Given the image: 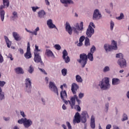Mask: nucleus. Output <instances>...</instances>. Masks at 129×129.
<instances>
[{"instance_id":"nucleus-37","label":"nucleus","mask_w":129,"mask_h":129,"mask_svg":"<svg viewBox=\"0 0 129 129\" xmlns=\"http://www.w3.org/2000/svg\"><path fill=\"white\" fill-rule=\"evenodd\" d=\"M122 121H124L125 120H127V115L125 113L123 114V118L121 119Z\"/></svg>"},{"instance_id":"nucleus-49","label":"nucleus","mask_w":129,"mask_h":129,"mask_svg":"<svg viewBox=\"0 0 129 129\" xmlns=\"http://www.w3.org/2000/svg\"><path fill=\"white\" fill-rule=\"evenodd\" d=\"M75 108L78 110V111H81V108H80V106L79 105H76Z\"/></svg>"},{"instance_id":"nucleus-16","label":"nucleus","mask_w":129,"mask_h":129,"mask_svg":"<svg viewBox=\"0 0 129 129\" xmlns=\"http://www.w3.org/2000/svg\"><path fill=\"white\" fill-rule=\"evenodd\" d=\"M47 25L49 29H57L56 26L53 24V21L51 19H49L47 21Z\"/></svg>"},{"instance_id":"nucleus-56","label":"nucleus","mask_w":129,"mask_h":129,"mask_svg":"<svg viewBox=\"0 0 129 129\" xmlns=\"http://www.w3.org/2000/svg\"><path fill=\"white\" fill-rule=\"evenodd\" d=\"M84 96V94L82 93H80L79 94V97L80 99H81L82 98V97H83Z\"/></svg>"},{"instance_id":"nucleus-15","label":"nucleus","mask_w":129,"mask_h":129,"mask_svg":"<svg viewBox=\"0 0 129 129\" xmlns=\"http://www.w3.org/2000/svg\"><path fill=\"white\" fill-rule=\"evenodd\" d=\"M32 124H33V121H32L31 119H28L25 118V121L24 122V125L25 127H26V128H28L30 127V126L32 125Z\"/></svg>"},{"instance_id":"nucleus-3","label":"nucleus","mask_w":129,"mask_h":129,"mask_svg":"<svg viewBox=\"0 0 129 129\" xmlns=\"http://www.w3.org/2000/svg\"><path fill=\"white\" fill-rule=\"evenodd\" d=\"M116 58H119L118 60V64L121 68L126 67V61L123 58V55L122 53H118L116 55Z\"/></svg>"},{"instance_id":"nucleus-40","label":"nucleus","mask_w":129,"mask_h":129,"mask_svg":"<svg viewBox=\"0 0 129 129\" xmlns=\"http://www.w3.org/2000/svg\"><path fill=\"white\" fill-rule=\"evenodd\" d=\"M31 52V47H30V42L27 43V48L26 52Z\"/></svg>"},{"instance_id":"nucleus-51","label":"nucleus","mask_w":129,"mask_h":129,"mask_svg":"<svg viewBox=\"0 0 129 129\" xmlns=\"http://www.w3.org/2000/svg\"><path fill=\"white\" fill-rule=\"evenodd\" d=\"M5 84H6V82L0 81V86L1 87H3V86H5Z\"/></svg>"},{"instance_id":"nucleus-18","label":"nucleus","mask_w":129,"mask_h":129,"mask_svg":"<svg viewBox=\"0 0 129 129\" xmlns=\"http://www.w3.org/2000/svg\"><path fill=\"white\" fill-rule=\"evenodd\" d=\"M90 126L92 128H95V117L93 115L91 118Z\"/></svg>"},{"instance_id":"nucleus-64","label":"nucleus","mask_w":129,"mask_h":129,"mask_svg":"<svg viewBox=\"0 0 129 129\" xmlns=\"http://www.w3.org/2000/svg\"><path fill=\"white\" fill-rule=\"evenodd\" d=\"M126 97L129 99V91L126 93Z\"/></svg>"},{"instance_id":"nucleus-24","label":"nucleus","mask_w":129,"mask_h":129,"mask_svg":"<svg viewBox=\"0 0 129 129\" xmlns=\"http://www.w3.org/2000/svg\"><path fill=\"white\" fill-rule=\"evenodd\" d=\"M4 38H5V40L6 42L7 47L8 48H10L11 46H12V41H10V40L9 39V38L7 37V36H4Z\"/></svg>"},{"instance_id":"nucleus-44","label":"nucleus","mask_w":129,"mask_h":129,"mask_svg":"<svg viewBox=\"0 0 129 129\" xmlns=\"http://www.w3.org/2000/svg\"><path fill=\"white\" fill-rule=\"evenodd\" d=\"M35 49L34 50V53H38V52H40V51H41V50L39 49V46H37V45H35Z\"/></svg>"},{"instance_id":"nucleus-4","label":"nucleus","mask_w":129,"mask_h":129,"mask_svg":"<svg viewBox=\"0 0 129 129\" xmlns=\"http://www.w3.org/2000/svg\"><path fill=\"white\" fill-rule=\"evenodd\" d=\"M112 45H108L107 44H105L104 45V48L106 52H109L112 50H117V43L114 40H112Z\"/></svg>"},{"instance_id":"nucleus-63","label":"nucleus","mask_w":129,"mask_h":129,"mask_svg":"<svg viewBox=\"0 0 129 129\" xmlns=\"http://www.w3.org/2000/svg\"><path fill=\"white\" fill-rule=\"evenodd\" d=\"M62 108L64 110H65L66 109H67V107H66V106H65V104H63V105L62 106Z\"/></svg>"},{"instance_id":"nucleus-50","label":"nucleus","mask_w":129,"mask_h":129,"mask_svg":"<svg viewBox=\"0 0 129 129\" xmlns=\"http://www.w3.org/2000/svg\"><path fill=\"white\" fill-rule=\"evenodd\" d=\"M85 39V37L84 36H82L80 38L79 42H83L84 40Z\"/></svg>"},{"instance_id":"nucleus-43","label":"nucleus","mask_w":129,"mask_h":129,"mask_svg":"<svg viewBox=\"0 0 129 129\" xmlns=\"http://www.w3.org/2000/svg\"><path fill=\"white\" fill-rule=\"evenodd\" d=\"M54 48L56 49V50H61V46H60L59 44H55L54 45Z\"/></svg>"},{"instance_id":"nucleus-41","label":"nucleus","mask_w":129,"mask_h":129,"mask_svg":"<svg viewBox=\"0 0 129 129\" xmlns=\"http://www.w3.org/2000/svg\"><path fill=\"white\" fill-rule=\"evenodd\" d=\"M113 27H114V22L113 21H111L110 22V30L112 31L113 30Z\"/></svg>"},{"instance_id":"nucleus-61","label":"nucleus","mask_w":129,"mask_h":129,"mask_svg":"<svg viewBox=\"0 0 129 129\" xmlns=\"http://www.w3.org/2000/svg\"><path fill=\"white\" fill-rule=\"evenodd\" d=\"M82 45H83L82 42L79 41V43H78L77 46H78L79 47H81V46H82Z\"/></svg>"},{"instance_id":"nucleus-30","label":"nucleus","mask_w":129,"mask_h":129,"mask_svg":"<svg viewBox=\"0 0 129 129\" xmlns=\"http://www.w3.org/2000/svg\"><path fill=\"white\" fill-rule=\"evenodd\" d=\"M87 58L90 61H93V53L89 52L87 55Z\"/></svg>"},{"instance_id":"nucleus-33","label":"nucleus","mask_w":129,"mask_h":129,"mask_svg":"<svg viewBox=\"0 0 129 129\" xmlns=\"http://www.w3.org/2000/svg\"><path fill=\"white\" fill-rule=\"evenodd\" d=\"M82 115L83 117H89V116H88V113H87V111H84L82 113Z\"/></svg>"},{"instance_id":"nucleus-36","label":"nucleus","mask_w":129,"mask_h":129,"mask_svg":"<svg viewBox=\"0 0 129 129\" xmlns=\"http://www.w3.org/2000/svg\"><path fill=\"white\" fill-rule=\"evenodd\" d=\"M61 74L63 75V76H66L67 75V69H63L61 70Z\"/></svg>"},{"instance_id":"nucleus-11","label":"nucleus","mask_w":129,"mask_h":129,"mask_svg":"<svg viewBox=\"0 0 129 129\" xmlns=\"http://www.w3.org/2000/svg\"><path fill=\"white\" fill-rule=\"evenodd\" d=\"M81 121V116H80V114L77 112L75 115V118L73 120V123L74 124H75V123H80Z\"/></svg>"},{"instance_id":"nucleus-55","label":"nucleus","mask_w":129,"mask_h":129,"mask_svg":"<svg viewBox=\"0 0 129 129\" xmlns=\"http://www.w3.org/2000/svg\"><path fill=\"white\" fill-rule=\"evenodd\" d=\"M14 18H18V13L17 12H14L13 13Z\"/></svg>"},{"instance_id":"nucleus-10","label":"nucleus","mask_w":129,"mask_h":129,"mask_svg":"<svg viewBox=\"0 0 129 129\" xmlns=\"http://www.w3.org/2000/svg\"><path fill=\"white\" fill-rule=\"evenodd\" d=\"M101 17V14H100L98 9H96L93 14V20H99Z\"/></svg>"},{"instance_id":"nucleus-58","label":"nucleus","mask_w":129,"mask_h":129,"mask_svg":"<svg viewBox=\"0 0 129 129\" xmlns=\"http://www.w3.org/2000/svg\"><path fill=\"white\" fill-rule=\"evenodd\" d=\"M19 51H20V54H21L22 55H23V54H24V49H23L20 48L19 49Z\"/></svg>"},{"instance_id":"nucleus-6","label":"nucleus","mask_w":129,"mask_h":129,"mask_svg":"<svg viewBox=\"0 0 129 129\" xmlns=\"http://www.w3.org/2000/svg\"><path fill=\"white\" fill-rule=\"evenodd\" d=\"M76 101L78 102V104H79V105L80 104V103H81V101L79 99L77 95H75L73 97L71 98V101H69L72 109L74 108V106H75V102Z\"/></svg>"},{"instance_id":"nucleus-1","label":"nucleus","mask_w":129,"mask_h":129,"mask_svg":"<svg viewBox=\"0 0 129 129\" xmlns=\"http://www.w3.org/2000/svg\"><path fill=\"white\" fill-rule=\"evenodd\" d=\"M75 27H73L72 29V28L70 26L69 23L66 22V30L67 32H68V33H69L70 35H72L73 31L75 33L78 34V31H77V30L79 31H82V30H83V22H81L80 26L78 23H76L75 25Z\"/></svg>"},{"instance_id":"nucleus-35","label":"nucleus","mask_w":129,"mask_h":129,"mask_svg":"<svg viewBox=\"0 0 129 129\" xmlns=\"http://www.w3.org/2000/svg\"><path fill=\"white\" fill-rule=\"evenodd\" d=\"M25 120H26V118H21V119L18 120V123H20V124H22L23 123V124H25Z\"/></svg>"},{"instance_id":"nucleus-27","label":"nucleus","mask_w":129,"mask_h":129,"mask_svg":"<svg viewBox=\"0 0 129 129\" xmlns=\"http://www.w3.org/2000/svg\"><path fill=\"white\" fill-rule=\"evenodd\" d=\"M45 54L46 55H47L48 57H52L54 56V54H53V52L50 50V49H46Z\"/></svg>"},{"instance_id":"nucleus-47","label":"nucleus","mask_w":129,"mask_h":129,"mask_svg":"<svg viewBox=\"0 0 129 129\" xmlns=\"http://www.w3.org/2000/svg\"><path fill=\"white\" fill-rule=\"evenodd\" d=\"M3 62H4V56H3L0 51V63H3Z\"/></svg>"},{"instance_id":"nucleus-53","label":"nucleus","mask_w":129,"mask_h":129,"mask_svg":"<svg viewBox=\"0 0 129 129\" xmlns=\"http://www.w3.org/2000/svg\"><path fill=\"white\" fill-rule=\"evenodd\" d=\"M32 9L33 12H35L37 11V10H38V9H39V8L38 7H32Z\"/></svg>"},{"instance_id":"nucleus-7","label":"nucleus","mask_w":129,"mask_h":129,"mask_svg":"<svg viewBox=\"0 0 129 129\" xmlns=\"http://www.w3.org/2000/svg\"><path fill=\"white\" fill-rule=\"evenodd\" d=\"M100 86L102 89H107L109 88L110 85H109V79L108 78H105L104 82L102 81Z\"/></svg>"},{"instance_id":"nucleus-46","label":"nucleus","mask_w":129,"mask_h":129,"mask_svg":"<svg viewBox=\"0 0 129 129\" xmlns=\"http://www.w3.org/2000/svg\"><path fill=\"white\" fill-rule=\"evenodd\" d=\"M66 124L68 127V129H72V126H71V124H70V122L67 121Z\"/></svg>"},{"instance_id":"nucleus-2","label":"nucleus","mask_w":129,"mask_h":129,"mask_svg":"<svg viewBox=\"0 0 129 129\" xmlns=\"http://www.w3.org/2000/svg\"><path fill=\"white\" fill-rule=\"evenodd\" d=\"M77 61L79 63H80L82 68H84L85 65L87 64V61H88L87 54L85 53L81 54L80 55V59H78Z\"/></svg>"},{"instance_id":"nucleus-59","label":"nucleus","mask_w":129,"mask_h":129,"mask_svg":"<svg viewBox=\"0 0 129 129\" xmlns=\"http://www.w3.org/2000/svg\"><path fill=\"white\" fill-rule=\"evenodd\" d=\"M45 5L46 6H50V2H49V1L48 0H45Z\"/></svg>"},{"instance_id":"nucleus-29","label":"nucleus","mask_w":129,"mask_h":129,"mask_svg":"<svg viewBox=\"0 0 129 129\" xmlns=\"http://www.w3.org/2000/svg\"><path fill=\"white\" fill-rule=\"evenodd\" d=\"M76 81H77L79 83H81L83 81V80H82V78H81V77L80 75H77L76 76Z\"/></svg>"},{"instance_id":"nucleus-22","label":"nucleus","mask_w":129,"mask_h":129,"mask_svg":"<svg viewBox=\"0 0 129 129\" xmlns=\"http://www.w3.org/2000/svg\"><path fill=\"white\" fill-rule=\"evenodd\" d=\"M38 15L39 18L42 19V18H45V16H46V12H45L44 10H41L38 12Z\"/></svg>"},{"instance_id":"nucleus-34","label":"nucleus","mask_w":129,"mask_h":129,"mask_svg":"<svg viewBox=\"0 0 129 129\" xmlns=\"http://www.w3.org/2000/svg\"><path fill=\"white\" fill-rule=\"evenodd\" d=\"M85 46H90V45L89 38H88L87 37L86 38L85 41Z\"/></svg>"},{"instance_id":"nucleus-25","label":"nucleus","mask_w":129,"mask_h":129,"mask_svg":"<svg viewBox=\"0 0 129 129\" xmlns=\"http://www.w3.org/2000/svg\"><path fill=\"white\" fill-rule=\"evenodd\" d=\"M13 36L16 41H20L21 39V37H20V35L17 32H13Z\"/></svg>"},{"instance_id":"nucleus-17","label":"nucleus","mask_w":129,"mask_h":129,"mask_svg":"<svg viewBox=\"0 0 129 129\" xmlns=\"http://www.w3.org/2000/svg\"><path fill=\"white\" fill-rule=\"evenodd\" d=\"M25 85L26 88H29V89H31V88H32V82H31L30 79L27 78L25 80Z\"/></svg>"},{"instance_id":"nucleus-13","label":"nucleus","mask_w":129,"mask_h":129,"mask_svg":"<svg viewBox=\"0 0 129 129\" xmlns=\"http://www.w3.org/2000/svg\"><path fill=\"white\" fill-rule=\"evenodd\" d=\"M5 5H2L0 7V16L2 22H4V20H5V10H3V9H5Z\"/></svg>"},{"instance_id":"nucleus-12","label":"nucleus","mask_w":129,"mask_h":129,"mask_svg":"<svg viewBox=\"0 0 129 129\" xmlns=\"http://www.w3.org/2000/svg\"><path fill=\"white\" fill-rule=\"evenodd\" d=\"M68 52H67V50L66 49H64L63 52H62V58L63 60H64L66 63H68L70 62V58L69 56L67 57L66 56H68Z\"/></svg>"},{"instance_id":"nucleus-8","label":"nucleus","mask_w":129,"mask_h":129,"mask_svg":"<svg viewBox=\"0 0 129 129\" xmlns=\"http://www.w3.org/2000/svg\"><path fill=\"white\" fill-rule=\"evenodd\" d=\"M34 61L35 63H40L41 66H44V63L42 61V58L39 52H34Z\"/></svg>"},{"instance_id":"nucleus-23","label":"nucleus","mask_w":129,"mask_h":129,"mask_svg":"<svg viewBox=\"0 0 129 129\" xmlns=\"http://www.w3.org/2000/svg\"><path fill=\"white\" fill-rule=\"evenodd\" d=\"M120 83V80L117 78H113L112 80V84L113 85H117Z\"/></svg>"},{"instance_id":"nucleus-28","label":"nucleus","mask_w":129,"mask_h":129,"mask_svg":"<svg viewBox=\"0 0 129 129\" xmlns=\"http://www.w3.org/2000/svg\"><path fill=\"white\" fill-rule=\"evenodd\" d=\"M24 57L26 59H31L32 58V53L31 52H26L24 54Z\"/></svg>"},{"instance_id":"nucleus-45","label":"nucleus","mask_w":129,"mask_h":129,"mask_svg":"<svg viewBox=\"0 0 129 129\" xmlns=\"http://www.w3.org/2000/svg\"><path fill=\"white\" fill-rule=\"evenodd\" d=\"M123 17H124L123 14L122 13H121L120 14V16L116 17V19L117 20H122V19H123Z\"/></svg>"},{"instance_id":"nucleus-14","label":"nucleus","mask_w":129,"mask_h":129,"mask_svg":"<svg viewBox=\"0 0 129 129\" xmlns=\"http://www.w3.org/2000/svg\"><path fill=\"white\" fill-rule=\"evenodd\" d=\"M78 88H79V86H78V85H77V84L75 83L72 84L71 90L73 94H76V91H77Z\"/></svg>"},{"instance_id":"nucleus-42","label":"nucleus","mask_w":129,"mask_h":129,"mask_svg":"<svg viewBox=\"0 0 129 129\" xmlns=\"http://www.w3.org/2000/svg\"><path fill=\"white\" fill-rule=\"evenodd\" d=\"M81 120L82 123H85L87 120L86 119V117H82Z\"/></svg>"},{"instance_id":"nucleus-62","label":"nucleus","mask_w":129,"mask_h":129,"mask_svg":"<svg viewBox=\"0 0 129 129\" xmlns=\"http://www.w3.org/2000/svg\"><path fill=\"white\" fill-rule=\"evenodd\" d=\"M111 128V124H108L107 125L106 127V129H110Z\"/></svg>"},{"instance_id":"nucleus-39","label":"nucleus","mask_w":129,"mask_h":129,"mask_svg":"<svg viewBox=\"0 0 129 129\" xmlns=\"http://www.w3.org/2000/svg\"><path fill=\"white\" fill-rule=\"evenodd\" d=\"M95 50H96V48H95V46H94V45H93L90 49V53L93 54V53H94V52H95Z\"/></svg>"},{"instance_id":"nucleus-20","label":"nucleus","mask_w":129,"mask_h":129,"mask_svg":"<svg viewBox=\"0 0 129 129\" xmlns=\"http://www.w3.org/2000/svg\"><path fill=\"white\" fill-rule=\"evenodd\" d=\"M25 30L27 31V32H28V33H30V34H32V35H35V36H37V32L38 31H40V28H39V27H37L35 30L34 31V32L33 31H31L30 30H28V29H27V28L25 29Z\"/></svg>"},{"instance_id":"nucleus-60","label":"nucleus","mask_w":129,"mask_h":129,"mask_svg":"<svg viewBox=\"0 0 129 129\" xmlns=\"http://www.w3.org/2000/svg\"><path fill=\"white\" fill-rule=\"evenodd\" d=\"M20 114L23 116V117H25V112H24V111H21Z\"/></svg>"},{"instance_id":"nucleus-52","label":"nucleus","mask_w":129,"mask_h":129,"mask_svg":"<svg viewBox=\"0 0 129 129\" xmlns=\"http://www.w3.org/2000/svg\"><path fill=\"white\" fill-rule=\"evenodd\" d=\"M39 70H40V71H41V72H42V73H44L45 74V75H47V72H46L45 70L40 69V68H39Z\"/></svg>"},{"instance_id":"nucleus-21","label":"nucleus","mask_w":129,"mask_h":129,"mask_svg":"<svg viewBox=\"0 0 129 129\" xmlns=\"http://www.w3.org/2000/svg\"><path fill=\"white\" fill-rule=\"evenodd\" d=\"M61 4H64V7H67V5L70 4H73V1L72 0H60Z\"/></svg>"},{"instance_id":"nucleus-38","label":"nucleus","mask_w":129,"mask_h":129,"mask_svg":"<svg viewBox=\"0 0 129 129\" xmlns=\"http://www.w3.org/2000/svg\"><path fill=\"white\" fill-rule=\"evenodd\" d=\"M33 72H34V68L33 67V66H30L29 69H28V72H29L30 74L33 73Z\"/></svg>"},{"instance_id":"nucleus-19","label":"nucleus","mask_w":129,"mask_h":129,"mask_svg":"<svg viewBox=\"0 0 129 129\" xmlns=\"http://www.w3.org/2000/svg\"><path fill=\"white\" fill-rule=\"evenodd\" d=\"M61 99L64 100L67 98V93L66 90H61L60 92Z\"/></svg>"},{"instance_id":"nucleus-54","label":"nucleus","mask_w":129,"mask_h":129,"mask_svg":"<svg viewBox=\"0 0 129 129\" xmlns=\"http://www.w3.org/2000/svg\"><path fill=\"white\" fill-rule=\"evenodd\" d=\"M8 58H9L11 60V61H13V60H14V58H13V55L11 53L9 54V55L8 56Z\"/></svg>"},{"instance_id":"nucleus-32","label":"nucleus","mask_w":129,"mask_h":129,"mask_svg":"<svg viewBox=\"0 0 129 129\" xmlns=\"http://www.w3.org/2000/svg\"><path fill=\"white\" fill-rule=\"evenodd\" d=\"M5 98V95L3 93L2 88L0 87V100H3Z\"/></svg>"},{"instance_id":"nucleus-5","label":"nucleus","mask_w":129,"mask_h":129,"mask_svg":"<svg viewBox=\"0 0 129 129\" xmlns=\"http://www.w3.org/2000/svg\"><path fill=\"white\" fill-rule=\"evenodd\" d=\"M92 27L95 28V25L93 23L91 22L88 26L86 32V35H87L88 38H91L92 35L94 34V29H93V28Z\"/></svg>"},{"instance_id":"nucleus-48","label":"nucleus","mask_w":129,"mask_h":129,"mask_svg":"<svg viewBox=\"0 0 129 129\" xmlns=\"http://www.w3.org/2000/svg\"><path fill=\"white\" fill-rule=\"evenodd\" d=\"M107 71H109V67H105L103 69V72H107Z\"/></svg>"},{"instance_id":"nucleus-31","label":"nucleus","mask_w":129,"mask_h":129,"mask_svg":"<svg viewBox=\"0 0 129 129\" xmlns=\"http://www.w3.org/2000/svg\"><path fill=\"white\" fill-rule=\"evenodd\" d=\"M4 6L6 8H9L10 6V1L9 0H3Z\"/></svg>"},{"instance_id":"nucleus-26","label":"nucleus","mask_w":129,"mask_h":129,"mask_svg":"<svg viewBox=\"0 0 129 129\" xmlns=\"http://www.w3.org/2000/svg\"><path fill=\"white\" fill-rule=\"evenodd\" d=\"M15 71L17 74H24V70L22 68H17Z\"/></svg>"},{"instance_id":"nucleus-57","label":"nucleus","mask_w":129,"mask_h":129,"mask_svg":"<svg viewBox=\"0 0 129 129\" xmlns=\"http://www.w3.org/2000/svg\"><path fill=\"white\" fill-rule=\"evenodd\" d=\"M66 99H63V100H62V101H63V102L65 103V104H68V103H69V100L67 101L66 100Z\"/></svg>"},{"instance_id":"nucleus-9","label":"nucleus","mask_w":129,"mask_h":129,"mask_svg":"<svg viewBox=\"0 0 129 129\" xmlns=\"http://www.w3.org/2000/svg\"><path fill=\"white\" fill-rule=\"evenodd\" d=\"M49 87L51 91H53L54 93H56L57 96L59 95V92H58V88L53 82H50Z\"/></svg>"}]
</instances>
